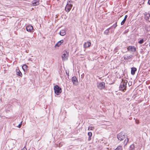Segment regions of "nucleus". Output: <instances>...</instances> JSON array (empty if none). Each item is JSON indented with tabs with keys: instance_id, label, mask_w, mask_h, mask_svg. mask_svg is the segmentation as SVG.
Segmentation results:
<instances>
[{
	"instance_id": "f257e3e1",
	"label": "nucleus",
	"mask_w": 150,
	"mask_h": 150,
	"mask_svg": "<svg viewBox=\"0 0 150 150\" xmlns=\"http://www.w3.org/2000/svg\"><path fill=\"white\" fill-rule=\"evenodd\" d=\"M127 81L126 79H122L119 87V90L125 92L126 90L127 85Z\"/></svg>"
},
{
	"instance_id": "f03ea898",
	"label": "nucleus",
	"mask_w": 150,
	"mask_h": 150,
	"mask_svg": "<svg viewBox=\"0 0 150 150\" xmlns=\"http://www.w3.org/2000/svg\"><path fill=\"white\" fill-rule=\"evenodd\" d=\"M54 89L55 93L57 95H59L62 92V88L57 85L54 86Z\"/></svg>"
},
{
	"instance_id": "7ed1b4c3",
	"label": "nucleus",
	"mask_w": 150,
	"mask_h": 150,
	"mask_svg": "<svg viewBox=\"0 0 150 150\" xmlns=\"http://www.w3.org/2000/svg\"><path fill=\"white\" fill-rule=\"evenodd\" d=\"M68 52L67 51H64L62 55V60L65 61L67 60L68 57Z\"/></svg>"
},
{
	"instance_id": "20e7f679",
	"label": "nucleus",
	"mask_w": 150,
	"mask_h": 150,
	"mask_svg": "<svg viewBox=\"0 0 150 150\" xmlns=\"http://www.w3.org/2000/svg\"><path fill=\"white\" fill-rule=\"evenodd\" d=\"M117 138L119 140L122 141L125 138V134L123 132H121L117 135Z\"/></svg>"
},
{
	"instance_id": "39448f33",
	"label": "nucleus",
	"mask_w": 150,
	"mask_h": 150,
	"mask_svg": "<svg viewBox=\"0 0 150 150\" xmlns=\"http://www.w3.org/2000/svg\"><path fill=\"white\" fill-rule=\"evenodd\" d=\"M97 87L100 89H102L104 88L105 87V83L103 82H102L101 83H98L97 84Z\"/></svg>"
},
{
	"instance_id": "423d86ee",
	"label": "nucleus",
	"mask_w": 150,
	"mask_h": 150,
	"mask_svg": "<svg viewBox=\"0 0 150 150\" xmlns=\"http://www.w3.org/2000/svg\"><path fill=\"white\" fill-rule=\"evenodd\" d=\"M72 6V5L71 4H67L65 8L66 11L67 12H69L71 9Z\"/></svg>"
},
{
	"instance_id": "0eeeda50",
	"label": "nucleus",
	"mask_w": 150,
	"mask_h": 150,
	"mask_svg": "<svg viewBox=\"0 0 150 150\" xmlns=\"http://www.w3.org/2000/svg\"><path fill=\"white\" fill-rule=\"evenodd\" d=\"M71 80L73 83V84L76 85L77 84L78 80L75 76H73L72 77Z\"/></svg>"
},
{
	"instance_id": "6e6552de",
	"label": "nucleus",
	"mask_w": 150,
	"mask_h": 150,
	"mask_svg": "<svg viewBox=\"0 0 150 150\" xmlns=\"http://www.w3.org/2000/svg\"><path fill=\"white\" fill-rule=\"evenodd\" d=\"M128 51L134 52L136 51V48L134 46H129L127 48Z\"/></svg>"
},
{
	"instance_id": "1a4fd4ad",
	"label": "nucleus",
	"mask_w": 150,
	"mask_h": 150,
	"mask_svg": "<svg viewBox=\"0 0 150 150\" xmlns=\"http://www.w3.org/2000/svg\"><path fill=\"white\" fill-rule=\"evenodd\" d=\"M26 29L27 31L31 32L33 31V28L31 25H28L26 26Z\"/></svg>"
},
{
	"instance_id": "9d476101",
	"label": "nucleus",
	"mask_w": 150,
	"mask_h": 150,
	"mask_svg": "<svg viewBox=\"0 0 150 150\" xmlns=\"http://www.w3.org/2000/svg\"><path fill=\"white\" fill-rule=\"evenodd\" d=\"M91 43L89 42H85L83 45L84 47L85 48H88L91 46Z\"/></svg>"
},
{
	"instance_id": "9b49d317",
	"label": "nucleus",
	"mask_w": 150,
	"mask_h": 150,
	"mask_svg": "<svg viewBox=\"0 0 150 150\" xmlns=\"http://www.w3.org/2000/svg\"><path fill=\"white\" fill-rule=\"evenodd\" d=\"M132 55H125L123 56L124 59L125 60H127L130 59L132 58Z\"/></svg>"
},
{
	"instance_id": "f8f14e48",
	"label": "nucleus",
	"mask_w": 150,
	"mask_h": 150,
	"mask_svg": "<svg viewBox=\"0 0 150 150\" xmlns=\"http://www.w3.org/2000/svg\"><path fill=\"white\" fill-rule=\"evenodd\" d=\"M144 18L146 20L150 21V15L149 13L145 14Z\"/></svg>"
},
{
	"instance_id": "ddd939ff",
	"label": "nucleus",
	"mask_w": 150,
	"mask_h": 150,
	"mask_svg": "<svg viewBox=\"0 0 150 150\" xmlns=\"http://www.w3.org/2000/svg\"><path fill=\"white\" fill-rule=\"evenodd\" d=\"M32 4L33 6H37L39 4V0H34L32 2Z\"/></svg>"
},
{
	"instance_id": "4468645a",
	"label": "nucleus",
	"mask_w": 150,
	"mask_h": 150,
	"mask_svg": "<svg viewBox=\"0 0 150 150\" xmlns=\"http://www.w3.org/2000/svg\"><path fill=\"white\" fill-rule=\"evenodd\" d=\"M63 42L64 40H63L58 41L55 45V47H59L61 45V44Z\"/></svg>"
},
{
	"instance_id": "2eb2a0df",
	"label": "nucleus",
	"mask_w": 150,
	"mask_h": 150,
	"mask_svg": "<svg viewBox=\"0 0 150 150\" xmlns=\"http://www.w3.org/2000/svg\"><path fill=\"white\" fill-rule=\"evenodd\" d=\"M59 34L62 36H64L66 34V32L65 30H61L59 33Z\"/></svg>"
},
{
	"instance_id": "dca6fc26",
	"label": "nucleus",
	"mask_w": 150,
	"mask_h": 150,
	"mask_svg": "<svg viewBox=\"0 0 150 150\" xmlns=\"http://www.w3.org/2000/svg\"><path fill=\"white\" fill-rule=\"evenodd\" d=\"M137 71V69L135 67H133L131 68V74L132 75L134 74L136 71Z\"/></svg>"
},
{
	"instance_id": "f3484780",
	"label": "nucleus",
	"mask_w": 150,
	"mask_h": 150,
	"mask_svg": "<svg viewBox=\"0 0 150 150\" xmlns=\"http://www.w3.org/2000/svg\"><path fill=\"white\" fill-rule=\"evenodd\" d=\"M16 74L18 76H19L21 77H22V74L21 72L19 70V69H16Z\"/></svg>"
},
{
	"instance_id": "a211bd4d",
	"label": "nucleus",
	"mask_w": 150,
	"mask_h": 150,
	"mask_svg": "<svg viewBox=\"0 0 150 150\" xmlns=\"http://www.w3.org/2000/svg\"><path fill=\"white\" fill-rule=\"evenodd\" d=\"M127 15H126L125 16L124 18V19L121 22V25H122L125 23L126 21V20L127 18Z\"/></svg>"
},
{
	"instance_id": "6ab92c4d",
	"label": "nucleus",
	"mask_w": 150,
	"mask_h": 150,
	"mask_svg": "<svg viewBox=\"0 0 150 150\" xmlns=\"http://www.w3.org/2000/svg\"><path fill=\"white\" fill-rule=\"evenodd\" d=\"M112 26L108 28L105 30L104 31V34L106 35H108V34L109 32V30L111 28V27Z\"/></svg>"
},
{
	"instance_id": "aec40b11",
	"label": "nucleus",
	"mask_w": 150,
	"mask_h": 150,
	"mask_svg": "<svg viewBox=\"0 0 150 150\" xmlns=\"http://www.w3.org/2000/svg\"><path fill=\"white\" fill-rule=\"evenodd\" d=\"M134 148V144H132L130 146V150H132Z\"/></svg>"
},
{
	"instance_id": "412c9836",
	"label": "nucleus",
	"mask_w": 150,
	"mask_h": 150,
	"mask_svg": "<svg viewBox=\"0 0 150 150\" xmlns=\"http://www.w3.org/2000/svg\"><path fill=\"white\" fill-rule=\"evenodd\" d=\"M27 66L26 64H24L22 66V68L24 71L27 69Z\"/></svg>"
},
{
	"instance_id": "4be33fe9",
	"label": "nucleus",
	"mask_w": 150,
	"mask_h": 150,
	"mask_svg": "<svg viewBox=\"0 0 150 150\" xmlns=\"http://www.w3.org/2000/svg\"><path fill=\"white\" fill-rule=\"evenodd\" d=\"M129 139L128 138L126 140L125 139L124 142V144L125 145H126L127 143V142H128Z\"/></svg>"
},
{
	"instance_id": "5701e85b",
	"label": "nucleus",
	"mask_w": 150,
	"mask_h": 150,
	"mask_svg": "<svg viewBox=\"0 0 150 150\" xmlns=\"http://www.w3.org/2000/svg\"><path fill=\"white\" fill-rule=\"evenodd\" d=\"M122 149V146H118L116 149L115 150H121Z\"/></svg>"
},
{
	"instance_id": "b1692460",
	"label": "nucleus",
	"mask_w": 150,
	"mask_h": 150,
	"mask_svg": "<svg viewBox=\"0 0 150 150\" xmlns=\"http://www.w3.org/2000/svg\"><path fill=\"white\" fill-rule=\"evenodd\" d=\"M143 42H144V40L143 39H142L140 40L138 42V43L140 44H142L143 43Z\"/></svg>"
},
{
	"instance_id": "393cba45",
	"label": "nucleus",
	"mask_w": 150,
	"mask_h": 150,
	"mask_svg": "<svg viewBox=\"0 0 150 150\" xmlns=\"http://www.w3.org/2000/svg\"><path fill=\"white\" fill-rule=\"evenodd\" d=\"M88 135L89 137H91L92 136V133L91 132H88Z\"/></svg>"
},
{
	"instance_id": "a878e982",
	"label": "nucleus",
	"mask_w": 150,
	"mask_h": 150,
	"mask_svg": "<svg viewBox=\"0 0 150 150\" xmlns=\"http://www.w3.org/2000/svg\"><path fill=\"white\" fill-rule=\"evenodd\" d=\"M93 127H92L91 126H89V127H88V130H93Z\"/></svg>"
},
{
	"instance_id": "bb28decb",
	"label": "nucleus",
	"mask_w": 150,
	"mask_h": 150,
	"mask_svg": "<svg viewBox=\"0 0 150 150\" xmlns=\"http://www.w3.org/2000/svg\"><path fill=\"white\" fill-rule=\"evenodd\" d=\"M117 22H116L115 24H114L112 26L114 27V28H115L117 26Z\"/></svg>"
},
{
	"instance_id": "cd10ccee",
	"label": "nucleus",
	"mask_w": 150,
	"mask_h": 150,
	"mask_svg": "<svg viewBox=\"0 0 150 150\" xmlns=\"http://www.w3.org/2000/svg\"><path fill=\"white\" fill-rule=\"evenodd\" d=\"M22 124V122H21L19 124V125H18V128H20L21 127Z\"/></svg>"
},
{
	"instance_id": "c85d7f7f",
	"label": "nucleus",
	"mask_w": 150,
	"mask_h": 150,
	"mask_svg": "<svg viewBox=\"0 0 150 150\" xmlns=\"http://www.w3.org/2000/svg\"><path fill=\"white\" fill-rule=\"evenodd\" d=\"M72 2V1L71 0H68L67 1V4H71V3Z\"/></svg>"
},
{
	"instance_id": "c756f323",
	"label": "nucleus",
	"mask_w": 150,
	"mask_h": 150,
	"mask_svg": "<svg viewBox=\"0 0 150 150\" xmlns=\"http://www.w3.org/2000/svg\"><path fill=\"white\" fill-rule=\"evenodd\" d=\"M91 139V137H89L88 140V141H90Z\"/></svg>"
},
{
	"instance_id": "7c9ffc66",
	"label": "nucleus",
	"mask_w": 150,
	"mask_h": 150,
	"mask_svg": "<svg viewBox=\"0 0 150 150\" xmlns=\"http://www.w3.org/2000/svg\"><path fill=\"white\" fill-rule=\"evenodd\" d=\"M148 3L150 5V0H149Z\"/></svg>"
},
{
	"instance_id": "2f4dec72",
	"label": "nucleus",
	"mask_w": 150,
	"mask_h": 150,
	"mask_svg": "<svg viewBox=\"0 0 150 150\" xmlns=\"http://www.w3.org/2000/svg\"><path fill=\"white\" fill-rule=\"evenodd\" d=\"M128 84H129V86H131V85H130V84H129V83H128Z\"/></svg>"
},
{
	"instance_id": "473e14b6",
	"label": "nucleus",
	"mask_w": 150,
	"mask_h": 150,
	"mask_svg": "<svg viewBox=\"0 0 150 150\" xmlns=\"http://www.w3.org/2000/svg\"><path fill=\"white\" fill-rule=\"evenodd\" d=\"M128 84H129V86H131V85H130V84H129V83H128Z\"/></svg>"
},
{
	"instance_id": "72a5a7b5",
	"label": "nucleus",
	"mask_w": 150,
	"mask_h": 150,
	"mask_svg": "<svg viewBox=\"0 0 150 150\" xmlns=\"http://www.w3.org/2000/svg\"><path fill=\"white\" fill-rule=\"evenodd\" d=\"M128 84H129V86H131V85H130V84H129V83H128Z\"/></svg>"
},
{
	"instance_id": "f704fd0d",
	"label": "nucleus",
	"mask_w": 150,
	"mask_h": 150,
	"mask_svg": "<svg viewBox=\"0 0 150 150\" xmlns=\"http://www.w3.org/2000/svg\"><path fill=\"white\" fill-rule=\"evenodd\" d=\"M129 99V98H127V100H128Z\"/></svg>"
}]
</instances>
